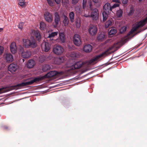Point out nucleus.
<instances>
[{
	"label": "nucleus",
	"instance_id": "obj_1",
	"mask_svg": "<svg viewBox=\"0 0 147 147\" xmlns=\"http://www.w3.org/2000/svg\"><path fill=\"white\" fill-rule=\"evenodd\" d=\"M147 23V17L140 21L136 22L135 26L133 27L127 35L122 38L120 41L115 44L113 47L110 48V49H111L113 48H119L124 45L132 38V37L131 35V34L136 31L138 28L143 26Z\"/></svg>",
	"mask_w": 147,
	"mask_h": 147
},
{
	"label": "nucleus",
	"instance_id": "obj_2",
	"mask_svg": "<svg viewBox=\"0 0 147 147\" xmlns=\"http://www.w3.org/2000/svg\"><path fill=\"white\" fill-rule=\"evenodd\" d=\"M42 79V77L35 78L30 81L25 82H23L16 86L9 87L0 88V94L10 91L13 89H18L23 86L31 85L35 82L40 81Z\"/></svg>",
	"mask_w": 147,
	"mask_h": 147
},
{
	"label": "nucleus",
	"instance_id": "obj_3",
	"mask_svg": "<svg viewBox=\"0 0 147 147\" xmlns=\"http://www.w3.org/2000/svg\"><path fill=\"white\" fill-rule=\"evenodd\" d=\"M24 46L25 48H33L36 47L37 43L35 38L33 37H31L29 39H23L22 40Z\"/></svg>",
	"mask_w": 147,
	"mask_h": 147
},
{
	"label": "nucleus",
	"instance_id": "obj_4",
	"mask_svg": "<svg viewBox=\"0 0 147 147\" xmlns=\"http://www.w3.org/2000/svg\"><path fill=\"white\" fill-rule=\"evenodd\" d=\"M111 53L109 52V50H108L102 54L94 57L91 59L87 61L86 63L88 65H94L100 60V59L102 57H105Z\"/></svg>",
	"mask_w": 147,
	"mask_h": 147
},
{
	"label": "nucleus",
	"instance_id": "obj_5",
	"mask_svg": "<svg viewBox=\"0 0 147 147\" xmlns=\"http://www.w3.org/2000/svg\"><path fill=\"white\" fill-rule=\"evenodd\" d=\"M104 11L102 13L103 20L105 21L108 18V15L112 11L110 4L108 3L105 4L103 7Z\"/></svg>",
	"mask_w": 147,
	"mask_h": 147
},
{
	"label": "nucleus",
	"instance_id": "obj_6",
	"mask_svg": "<svg viewBox=\"0 0 147 147\" xmlns=\"http://www.w3.org/2000/svg\"><path fill=\"white\" fill-rule=\"evenodd\" d=\"M19 50L22 56L25 58H29L31 55V51L30 50H24V48L21 45L19 46Z\"/></svg>",
	"mask_w": 147,
	"mask_h": 147
},
{
	"label": "nucleus",
	"instance_id": "obj_7",
	"mask_svg": "<svg viewBox=\"0 0 147 147\" xmlns=\"http://www.w3.org/2000/svg\"><path fill=\"white\" fill-rule=\"evenodd\" d=\"M90 11V18L94 21L98 20L99 16V12L98 9L96 8H94Z\"/></svg>",
	"mask_w": 147,
	"mask_h": 147
},
{
	"label": "nucleus",
	"instance_id": "obj_8",
	"mask_svg": "<svg viewBox=\"0 0 147 147\" xmlns=\"http://www.w3.org/2000/svg\"><path fill=\"white\" fill-rule=\"evenodd\" d=\"M64 51V49L61 45H58L54 47L53 52L57 55H61Z\"/></svg>",
	"mask_w": 147,
	"mask_h": 147
},
{
	"label": "nucleus",
	"instance_id": "obj_9",
	"mask_svg": "<svg viewBox=\"0 0 147 147\" xmlns=\"http://www.w3.org/2000/svg\"><path fill=\"white\" fill-rule=\"evenodd\" d=\"M64 74V72L63 71H50L45 76V77L51 78L55 76H59Z\"/></svg>",
	"mask_w": 147,
	"mask_h": 147
},
{
	"label": "nucleus",
	"instance_id": "obj_10",
	"mask_svg": "<svg viewBox=\"0 0 147 147\" xmlns=\"http://www.w3.org/2000/svg\"><path fill=\"white\" fill-rule=\"evenodd\" d=\"M73 42L76 46H80L82 44L81 38L80 36L78 34H75L73 37Z\"/></svg>",
	"mask_w": 147,
	"mask_h": 147
},
{
	"label": "nucleus",
	"instance_id": "obj_11",
	"mask_svg": "<svg viewBox=\"0 0 147 147\" xmlns=\"http://www.w3.org/2000/svg\"><path fill=\"white\" fill-rule=\"evenodd\" d=\"M97 31L96 27L95 26L91 25L90 26L88 32L92 36H94L96 34Z\"/></svg>",
	"mask_w": 147,
	"mask_h": 147
},
{
	"label": "nucleus",
	"instance_id": "obj_12",
	"mask_svg": "<svg viewBox=\"0 0 147 147\" xmlns=\"http://www.w3.org/2000/svg\"><path fill=\"white\" fill-rule=\"evenodd\" d=\"M41 47L43 51L47 52L50 49L51 45L48 42H44L42 44Z\"/></svg>",
	"mask_w": 147,
	"mask_h": 147
},
{
	"label": "nucleus",
	"instance_id": "obj_13",
	"mask_svg": "<svg viewBox=\"0 0 147 147\" xmlns=\"http://www.w3.org/2000/svg\"><path fill=\"white\" fill-rule=\"evenodd\" d=\"M44 18L46 21L48 22H52L53 18L51 14L49 12H46L44 14Z\"/></svg>",
	"mask_w": 147,
	"mask_h": 147
},
{
	"label": "nucleus",
	"instance_id": "obj_14",
	"mask_svg": "<svg viewBox=\"0 0 147 147\" xmlns=\"http://www.w3.org/2000/svg\"><path fill=\"white\" fill-rule=\"evenodd\" d=\"M18 68V66L17 65L11 63L9 66L8 70L11 72L13 73L17 70Z\"/></svg>",
	"mask_w": 147,
	"mask_h": 147
},
{
	"label": "nucleus",
	"instance_id": "obj_15",
	"mask_svg": "<svg viewBox=\"0 0 147 147\" xmlns=\"http://www.w3.org/2000/svg\"><path fill=\"white\" fill-rule=\"evenodd\" d=\"M83 64V63L82 61H80L76 63L74 66H72V67L70 68L69 69L67 70V71H70L73 69V68L75 69H78L80 68Z\"/></svg>",
	"mask_w": 147,
	"mask_h": 147
},
{
	"label": "nucleus",
	"instance_id": "obj_16",
	"mask_svg": "<svg viewBox=\"0 0 147 147\" xmlns=\"http://www.w3.org/2000/svg\"><path fill=\"white\" fill-rule=\"evenodd\" d=\"M4 57L8 63H11L14 60L13 56L10 53H6L4 55Z\"/></svg>",
	"mask_w": 147,
	"mask_h": 147
},
{
	"label": "nucleus",
	"instance_id": "obj_17",
	"mask_svg": "<svg viewBox=\"0 0 147 147\" xmlns=\"http://www.w3.org/2000/svg\"><path fill=\"white\" fill-rule=\"evenodd\" d=\"M58 34V32H52L50 34H49V35L47 37V38H50V40H52V42L53 43H55L58 40L57 39L54 40L53 38L55 36L57 35Z\"/></svg>",
	"mask_w": 147,
	"mask_h": 147
},
{
	"label": "nucleus",
	"instance_id": "obj_18",
	"mask_svg": "<svg viewBox=\"0 0 147 147\" xmlns=\"http://www.w3.org/2000/svg\"><path fill=\"white\" fill-rule=\"evenodd\" d=\"M10 49L11 52L13 53H15L17 50L16 43L14 42H12L10 45Z\"/></svg>",
	"mask_w": 147,
	"mask_h": 147
},
{
	"label": "nucleus",
	"instance_id": "obj_19",
	"mask_svg": "<svg viewBox=\"0 0 147 147\" xmlns=\"http://www.w3.org/2000/svg\"><path fill=\"white\" fill-rule=\"evenodd\" d=\"M92 47L90 45H85L83 48L84 51L86 53L90 52L92 49Z\"/></svg>",
	"mask_w": 147,
	"mask_h": 147
},
{
	"label": "nucleus",
	"instance_id": "obj_20",
	"mask_svg": "<svg viewBox=\"0 0 147 147\" xmlns=\"http://www.w3.org/2000/svg\"><path fill=\"white\" fill-rule=\"evenodd\" d=\"M106 38V35L104 32L100 33L97 37V39L101 41L105 40Z\"/></svg>",
	"mask_w": 147,
	"mask_h": 147
},
{
	"label": "nucleus",
	"instance_id": "obj_21",
	"mask_svg": "<svg viewBox=\"0 0 147 147\" xmlns=\"http://www.w3.org/2000/svg\"><path fill=\"white\" fill-rule=\"evenodd\" d=\"M35 64V63L34 60L32 59L29 60L27 63V66L29 68H32Z\"/></svg>",
	"mask_w": 147,
	"mask_h": 147
},
{
	"label": "nucleus",
	"instance_id": "obj_22",
	"mask_svg": "<svg viewBox=\"0 0 147 147\" xmlns=\"http://www.w3.org/2000/svg\"><path fill=\"white\" fill-rule=\"evenodd\" d=\"M59 38L60 39L61 42H64L65 41V37L64 32H60L59 33Z\"/></svg>",
	"mask_w": 147,
	"mask_h": 147
},
{
	"label": "nucleus",
	"instance_id": "obj_23",
	"mask_svg": "<svg viewBox=\"0 0 147 147\" xmlns=\"http://www.w3.org/2000/svg\"><path fill=\"white\" fill-rule=\"evenodd\" d=\"M35 36L36 39L39 41L41 38V36L38 31H35L34 32Z\"/></svg>",
	"mask_w": 147,
	"mask_h": 147
},
{
	"label": "nucleus",
	"instance_id": "obj_24",
	"mask_svg": "<svg viewBox=\"0 0 147 147\" xmlns=\"http://www.w3.org/2000/svg\"><path fill=\"white\" fill-rule=\"evenodd\" d=\"M55 63L59 64L63 61L64 58L63 57H60L59 58H56L55 59Z\"/></svg>",
	"mask_w": 147,
	"mask_h": 147
},
{
	"label": "nucleus",
	"instance_id": "obj_25",
	"mask_svg": "<svg viewBox=\"0 0 147 147\" xmlns=\"http://www.w3.org/2000/svg\"><path fill=\"white\" fill-rule=\"evenodd\" d=\"M60 21L59 16V14L56 13L55 15V22L56 25H57Z\"/></svg>",
	"mask_w": 147,
	"mask_h": 147
},
{
	"label": "nucleus",
	"instance_id": "obj_26",
	"mask_svg": "<svg viewBox=\"0 0 147 147\" xmlns=\"http://www.w3.org/2000/svg\"><path fill=\"white\" fill-rule=\"evenodd\" d=\"M74 13L73 11L70 12L69 14V18L70 19V21L72 23L74 22Z\"/></svg>",
	"mask_w": 147,
	"mask_h": 147
},
{
	"label": "nucleus",
	"instance_id": "obj_27",
	"mask_svg": "<svg viewBox=\"0 0 147 147\" xmlns=\"http://www.w3.org/2000/svg\"><path fill=\"white\" fill-rule=\"evenodd\" d=\"M18 4L21 7H24L26 6V2L25 0H18Z\"/></svg>",
	"mask_w": 147,
	"mask_h": 147
},
{
	"label": "nucleus",
	"instance_id": "obj_28",
	"mask_svg": "<svg viewBox=\"0 0 147 147\" xmlns=\"http://www.w3.org/2000/svg\"><path fill=\"white\" fill-rule=\"evenodd\" d=\"M113 20L112 19H109L107 21L105 24V27L106 28H107L111 26L112 25Z\"/></svg>",
	"mask_w": 147,
	"mask_h": 147
},
{
	"label": "nucleus",
	"instance_id": "obj_29",
	"mask_svg": "<svg viewBox=\"0 0 147 147\" xmlns=\"http://www.w3.org/2000/svg\"><path fill=\"white\" fill-rule=\"evenodd\" d=\"M63 23L64 26H67L69 24V20L67 17L64 15L63 20Z\"/></svg>",
	"mask_w": 147,
	"mask_h": 147
},
{
	"label": "nucleus",
	"instance_id": "obj_30",
	"mask_svg": "<svg viewBox=\"0 0 147 147\" xmlns=\"http://www.w3.org/2000/svg\"><path fill=\"white\" fill-rule=\"evenodd\" d=\"M117 32V30L114 28H112L109 30V35H112L115 34Z\"/></svg>",
	"mask_w": 147,
	"mask_h": 147
},
{
	"label": "nucleus",
	"instance_id": "obj_31",
	"mask_svg": "<svg viewBox=\"0 0 147 147\" xmlns=\"http://www.w3.org/2000/svg\"><path fill=\"white\" fill-rule=\"evenodd\" d=\"M46 25L43 22H41L40 23V29L41 30H43L46 29Z\"/></svg>",
	"mask_w": 147,
	"mask_h": 147
},
{
	"label": "nucleus",
	"instance_id": "obj_32",
	"mask_svg": "<svg viewBox=\"0 0 147 147\" xmlns=\"http://www.w3.org/2000/svg\"><path fill=\"white\" fill-rule=\"evenodd\" d=\"M75 10L77 13H80L82 11L81 7L79 5H78L76 7Z\"/></svg>",
	"mask_w": 147,
	"mask_h": 147
},
{
	"label": "nucleus",
	"instance_id": "obj_33",
	"mask_svg": "<svg viewBox=\"0 0 147 147\" xmlns=\"http://www.w3.org/2000/svg\"><path fill=\"white\" fill-rule=\"evenodd\" d=\"M75 24L77 28H80L81 26L80 20L79 19H77L75 22Z\"/></svg>",
	"mask_w": 147,
	"mask_h": 147
},
{
	"label": "nucleus",
	"instance_id": "obj_34",
	"mask_svg": "<svg viewBox=\"0 0 147 147\" xmlns=\"http://www.w3.org/2000/svg\"><path fill=\"white\" fill-rule=\"evenodd\" d=\"M84 16L86 18H90V14L89 10H86L84 12Z\"/></svg>",
	"mask_w": 147,
	"mask_h": 147
},
{
	"label": "nucleus",
	"instance_id": "obj_35",
	"mask_svg": "<svg viewBox=\"0 0 147 147\" xmlns=\"http://www.w3.org/2000/svg\"><path fill=\"white\" fill-rule=\"evenodd\" d=\"M123 14V11L122 10L120 9L117 11L116 12V15L118 17H121Z\"/></svg>",
	"mask_w": 147,
	"mask_h": 147
},
{
	"label": "nucleus",
	"instance_id": "obj_36",
	"mask_svg": "<svg viewBox=\"0 0 147 147\" xmlns=\"http://www.w3.org/2000/svg\"><path fill=\"white\" fill-rule=\"evenodd\" d=\"M50 68V66L47 65H43L42 66V70L44 71H46Z\"/></svg>",
	"mask_w": 147,
	"mask_h": 147
},
{
	"label": "nucleus",
	"instance_id": "obj_37",
	"mask_svg": "<svg viewBox=\"0 0 147 147\" xmlns=\"http://www.w3.org/2000/svg\"><path fill=\"white\" fill-rule=\"evenodd\" d=\"M47 3L50 6H53L55 4L52 0H47Z\"/></svg>",
	"mask_w": 147,
	"mask_h": 147
},
{
	"label": "nucleus",
	"instance_id": "obj_38",
	"mask_svg": "<svg viewBox=\"0 0 147 147\" xmlns=\"http://www.w3.org/2000/svg\"><path fill=\"white\" fill-rule=\"evenodd\" d=\"M93 2L99 6L101 4V0H92Z\"/></svg>",
	"mask_w": 147,
	"mask_h": 147
},
{
	"label": "nucleus",
	"instance_id": "obj_39",
	"mask_svg": "<svg viewBox=\"0 0 147 147\" xmlns=\"http://www.w3.org/2000/svg\"><path fill=\"white\" fill-rule=\"evenodd\" d=\"M78 56V55L77 53L74 52H71L70 54V57L73 58L77 57Z\"/></svg>",
	"mask_w": 147,
	"mask_h": 147
},
{
	"label": "nucleus",
	"instance_id": "obj_40",
	"mask_svg": "<svg viewBox=\"0 0 147 147\" xmlns=\"http://www.w3.org/2000/svg\"><path fill=\"white\" fill-rule=\"evenodd\" d=\"M61 2L62 5L66 6L69 3V0H61Z\"/></svg>",
	"mask_w": 147,
	"mask_h": 147
},
{
	"label": "nucleus",
	"instance_id": "obj_41",
	"mask_svg": "<svg viewBox=\"0 0 147 147\" xmlns=\"http://www.w3.org/2000/svg\"><path fill=\"white\" fill-rule=\"evenodd\" d=\"M127 27L124 26L122 27L120 30V32L121 33H123L125 32L126 30Z\"/></svg>",
	"mask_w": 147,
	"mask_h": 147
},
{
	"label": "nucleus",
	"instance_id": "obj_42",
	"mask_svg": "<svg viewBox=\"0 0 147 147\" xmlns=\"http://www.w3.org/2000/svg\"><path fill=\"white\" fill-rule=\"evenodd\" d=\"M116 3L114 4L112 6H111L112 9H113L118 7L119 6L120 3Z\"/></svg>",
	"mask_w": 147,
	"mask_h": 147
},
{
	"label": "nucleus",
	"instance_id": "obj_43",
	"mask_svg": "<svg viewBox=\"0 0 147 147\" xmlns=\"http://www.w3.org/2000/svg\"><path fill=\"white\" fill-rule=\"evenodd\" d=\"M87 0H83L82 7L83 9H85L86 6Z\"/></svg>",
	"mask_w": 147,
	"mask_h": 147
},
{
	"label": "nucleus",
	"instance_id": "obj_44",
	"mask_svg": "<svg viewBox=\"0 0 147 147\" xmlns=\"http://www.w3.org/2000/svg\"><path fill=\"white\" fill-rule=\"evenodd\" d=\"M45 57L43 56H41L39 57V61L42 62L45 60Z\"/></svg>",
	"mask_w": 147,
	"mask_h": 147
},
{
	"label": "nucleus",
	"instance_id": "obj_45",
	"mask_svg": "<svg viewBox=\"0 0 147 147\" xmlns=\"http://www.w3.org/2000/svg\"><path fill=\"white\" fill-rule=\"evenodd\" d=\"M23 25L24 24L22 22H21L19 23L18 25V27L19 28L22 30L23 28Z\"/></svg>",
	"mask_w": 147,
	"mask_h": 147
},
{
	"label": "nucleus",
	"instance_id": "obj_46",
	"mask_svg": "<svg viewBox=\"0 0 147 147\" xmlns=\"http://www.w3.org/2000/svg\"><path fill=\"white\" fill-rule=\"evenodd\" d=\"M134 9L132 8H131L129 12L128 13V15L129 16L132 15L134 13Z\"/></svg>",
	"mask_w": 147,
	"mask_h": 147
},
{
	"label": "nucleus",
	"instance_id": "obj_47",
	"mask_svg": "<svg viewBox=\"0 0 147 147\" xmlns=\"http://www.w3.org/2000/svg\"><path fill=\"white\" fill-rule=\"evenodd\" d=\"M88 6L90 10H92V9H93L94 8L92 7V3L91 1L89 2Z\"/></svg>",
	"mask_w": 147,
	"mask_h": 147
},
{
	"label": "nucleus",
	"instance_id": "obj_48",
	"mask_svg": "<svg viewBox=\"0 0 147 147\" xmlns=\"http://www.w3.org/2000/svg\"><path fill=\"white\" fill-rule=\"evenodd\" d=\"M4 47L2 46H0V55L2 54L4 52Z\"/></svg>",
	"mask_w": 147,
	"mask_h": 147
},
{
	"label": "nucleus",
	"instance_id": "obj_49",
	"mask_svg": "<svg viewBox=\"0 0 147 147\" xmlns=\"http://www.w3.org/2000/svg\"><path fill=\"white\" fill-rule=\"evenodd\" d=\"M72 3L74 5L76 4L79 1V0H71Z\"/></svg>",
	"mask_w": 147,
	"mask_h": 147
},
{
	"label": "nucleus",
	"instance_id": "obj_50",
	"mask_svg": "<svg viewBox=\"0 0 147 147\" xmlns=\"http://www.w3.org/2000/svg\"><path fill=\"white\" fill-rule=\"evenodd\" d=\"M56 3L57 5H60L61 0H54Z\"/></svg>",
	"mask_w": 147,
	"mask_h": 147
},
{
	"label": "nucleus",
	"instance_id": "obj_51",
	"mask_svg": "<svg viewBox=\"0 0 147 147\" xmlns=\"http://www.w3.org/2000/svg\"><path fill=\"white\" fill-rule=\"evenodd\" d=\"M122 1L123 4H126L127 3L128 0H122Z\"/></svg>",
	"mask_w": 147,
	"mask_h": 147
},
{
	"label": "nucleus",
	"instance_id": "obj_52",
	"mask_svg": "<svg viewBox=\"0 0 147 147\" xmlns=\"http://www.w3.org/2000/svg\"><path fill=\"white\" fill-rule=\"evenodd\" d=\"M112 1L115 3H120V1L119 0H112Z\"/></svg>",
	"mask_w": 147,
	"mask_h": 147
},
{
	"label": "nucleus",
	"instance_id": "obj_53",
	"mask_svg": "<svg viewBox=\"0 0 147 147\" xmlns=\"http://www.w3.org/2000/svg\"><path fill=\"white\" fill-rule=\"evenodd\" d=\"M3 28H0V32L3 30Z\"/></svg>",
	"mask_w": 147,
	"mask_h": 147
},
{
	"label": "nucleus",
	"instance_id": "obj_54",
	"mask_svg": "<svg viewBox=\"0 0 147 147\" xmlns=\"http://www.w3.org/2000/svg\"><path fill=\"white\" fill-rule=\"evenodd\" d=\"M139 1L141 2L142 1V0H139Z\"/></svg>",
	"mask_w": 147,
	"mask_h": 147
},
{
	"label": "nucleus",
	"instance_id": "obj_55",
	"mask_svg": "<svg viewBox=\"0 0 147 147\" xmlns=\"http://www.w3.org/2000/svg\"><path fill=\"white\" fill-rule=\"evenodd\" d=\"M22 60H23V62H24V59H22Z\"/></svg>",
	"mask_w": 147,
	"mask_h": 147
}]
</instances>
